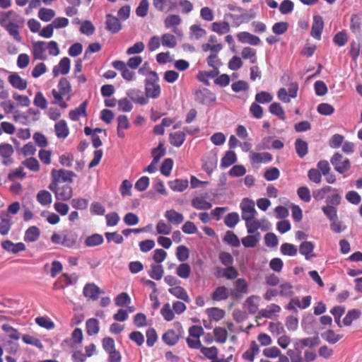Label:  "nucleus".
<instances>
[{"instance_id": "f257e3e1", "label": "nucleus", "mask_w": 362, "mask_h": 362, "mask_svg": "<svg viewBox=\"0 0 362 362\" xmlns=\"http://www.w3.org/2000/svg\"><path fill=\"white\" fill-rule=\"evenodd\" d=\"M158 80L156 72L151 71L149 76L145 80V95L148 99V98H157L160 96L161 90Z\"/></svg>"}, {"instance_id": "f03ea898", "label": "nucleus", "mask_w": 362, "mask_h": 362, "mask_svg": "<svg viewBox=\"0 0 362 362\" xmlns=\"http://www.w3.org/2000/svg\"><path fill=\"white\" fill-rule=\"evenodd\" d=\"M13 16L17 17L18 15L12 10L4 13L0 18V24L5 27L8 33L13 36L16 40L20 42L21 40V37L18 31V25L11 22Z\"/></svg>"}, {"instance_id": "7ed1b4c3", "label": "nucleus", "mask_w": 362, "mask_h": 362, "mask_svg": "<svg viewBox=\"0 0 362 362\" xmlns=\"http://www.w3.org/2000/svg\"><path fill=\"white\" fill-rule=\"evenodd\" d=\"M52 175V187H55V182L59 183L61 181L71 183L73 182V178L76 176V173L71 170L64 169L56 170L53 169L51 171Z\"/></svg>"}, {"instance_id": "20e7f679", "label": "nucleus", "mask_w": 362, "mask_h": 362, "mask_svg": "<svg viewBox=\"0 0 362 362\" xmlns=\"http://www.w3.org/2000/svg\"><path fill=\"white\" fill-rule=\"evenodd\" d=\"M52 182L49 185V189L54 192L57 199L60 201H68L73 195L72 187L69 185H64L61 187L59 183L55 182V187H52Z\"/></svg>"}, {"instance_id": "39448f33", "label": "nucleus", "mask_w": 362, "mask_h": 362, "mask_svg": "<svg viewBox=\"0 0 362 362\" xmlns=\"http://www.w3.org/2000/svg\"><path fill=\"white\" fill-rule=\"evenodd\" d=\"M241 217L244 221L253 219L257 214L255 208V202L248 199L244 198L240 204Z\"/></svg>"}, {"instance_id": "423d86ee", "label": "nucleus", "mask_w": 362, "mask_h": 362, "mask_svg": "<svg viewBox=\"0 0 362 362\" xmlns=\"http://www.w3.org/2000/svg\"><path fill=\"white\" fill-rule=\"evenodd\" d=\"M194 100L204 105H210L216 101V96L211 90L203 88L195 90Z\"/></svg>"}, {"instance_id": "0eeeda50", "label": "nucleus", "mask_w": 362, "mask_h": 362, "mask_svg": "<svg viewBox=\"0 0 362 362\" xmlns=\"http://www.w3.org/2000/svg\"><path fill=\"white\" fill-rule=\"evenodd\" d=\"M13 153L14 149L11 144L8 143L0 144V157L3 165L9 166L14 163Z\"/></svg>"}, {"instance_id": "6e6552de", "label": "nucleus", "mask_w": 362, "mask_h": 362, "mask_svg": "<svg viewBox=\"0 0 362 362\" xmlns=\"http://www.w3.org/2000/svg\"><path fill=\"white\" fill-rule=\"evenodd\" d=\"M341 159L342 155L339 153H335L332 157L330 163L337 173L344 174L351 168V163L348 158L343 161H341Z\"/></svg>"}, {"instance_id": "1a4fd4ad", "label": "nucleus", "mask_w": 362, "mask_h": 362, "mask_svg": "<svg viewBox=\"0 0 362 362\" xmlns=\"http://www.w3.org/2000/svg\"><path fill=\"white\" fill-rule=\"evenodd\" d=\"M182 332L183 330L182 327H180L177 331L172 329H168L163 334L162 339L166 344L169 346H174L177 344Z\"/></svg>"}, {"instance_id": "9d476101", "label": "nucleus", "mask_w": 362, "mask_h": 362, "mask_svg": "<svg viewBox=\"0 0 362 362\" xmlns=\"http://www.w3.org/2000/svg\"><path fill=\"white\" fill-rule=\"evenodd\" d=\"M311 303V296H307L303 298L300 301L298 298H292L288 304L286 305V308L288 310H293L295 313H297L296 307L300 309H305L308 308Z\"/></svg>"}, {"instance_id": "9b49d317", "label": "nucleus", "mask_w": 362, "mask_h": 362, "mask_svg": "<svg viewBox=\"0 0 362 362\" xmlns=\"http://www.w3.org/2000/svg\"><path fill=\"white\" fill-rule=\"evenodd\" d=\"M102 293L103 291L94 283L86 284L83 289V296L93 300H97Z\"/></svg>"}, {"instance_id": "f8f14e48", "label": "nucleus", "mask_w": 362, "mask_h": 362, "mask_svg": "<svg viewBox=\"0 0 362 362\" xmlns=\"http://www.w3.org/2000/svg\"><path fill=\"white\" fill-rule=\"evenodd\" d=\"M127 95L135 103L144 105L148 103V99L141 90L131 88L127 90Z\"/></svg>"}, {"instance_id": "ddd939ff", "label": "nucleus", "mask_w": 362, "mask_h": 362, "mask_svg": "<svg viewBox=\"0 0 362 362\" xmlns=\"http://www.w3.org/2000/svg\"><path fill=\"white\" fill-rule=\"evenodd\" d=\"M71 61L69 58L63 57L59 64L53 67L52 74L54 77H57L59 74L65 75L69 72Z\"/></svg>"}, {"instance_id": "4468645a", "label": "nucleus", "mask_w": 362, "mask_h": 362, "mask_svg": "<svg viewBox=\"0 0 362 362\" xmlns=\"http://www.w3.org/2000/svg\"><path fill=\"white\" fill-rule=\"evenodd\" d=\"M105 21V28L110 33L115 34L117 33L122 29V24L119 19L112 15L107 14Z\"/></svg>"}, {"instance_id": "2eb2a0df", "label": "nucleus", "mask_w": 362, "mask_h": 362, "mask_svg": "<svg viewBox=\"0 0 362 362\" xmlns=\"http://www.w3.org/2000/svg\"><path fill=\"white\" fill-rule=\"evenodd\" d=\"M324 28V21L320 16H315L312 24L310 35L316 40L321 39V35Z\"/></svg>"}, {"instance_id": "dca6fc26", "label": "nucleus", "mask_w": 362, "mask_h": 362, "mask_svg": "<svg viewBox=\"0 0 362 362\" xmlns=\"http://www.w3.org/2000/svg\"><path fill=\"white\" fill-rule=\"evenodd\" d=\"M57 87L58 90H57V93L59 94L60 96L65 97L67 100H69L71 98V92L72 89L70 82L67 80V78L65 77L61 78L58 83Z\"/></svg>"}, {"instance_id": "f3484780", "label": "nucleus", "mask_w": 362, "mask_h": 362, "mask_svg": "<svg viewBox=\"0 0 362 362\" xmlns=\"http://www.w3.org/2000/svg\"><path fill=\"white\" fill-rule=\"evenodd\" d=\"M47 49L46 42L44 41H37L33 43V54L35 59L45 60L47 55L45 50Z\"/></svg>"}, {"instance_id": "a211bd4d", "label": "nucleus", "mask_w": 362, "mask_h": 362, "mask_svg": "<svg viewBox=\"0 0 362 362\" xmlns=\"http://www.w3.org/2000/svg\"><path fill=\"white\" fill-rule=\"evenodd\" d=\"M281 310V307L275 303H272L267 306L266 308L262 309L258 312L257 318H267L271 319L276 314L280 313Z\"/></svg>"}, {"instance_id": "6ab92c4d", "label": "nucleus", "mask_w": 362, "mask_h": 362, "mask_svg": "<svg viewBox=\"0 0 362 362\" xmlns=\"http://www.w3.org/2000/svg\"><path fill=\"white\" fill-rule=\"evenodd\" d=\"M8 81L13 88L20 90H24L28 87V81L21 78L17 73L10 74Z\"/></svg>"}, {"instance_id": "aec40b11", "label": "nucleus", "mask_w": 362, "mask_h": 362, "mask_svg": "<svg viewBox=\"0 0 362 362\" xmlns=\"http://www.w3.org/2000/svg\"><path fill=\"white\" fill-rule=\"evenodd\" d=\"M112 66L121 72L122 76L127 81L132 80L134 77V72L130 71L127 64L120 60H116L112 62Z\"/></svg>"}, {"instance_id": "412c9836", "label": "nucleus", "mask_w": 362, "mask_h": 362, "mask_svg": "<svg viewBox=\"0 0 362 362\" xmlns=\"http://www.w3.org/2000/svg\"><path fill=\"white\" fill-rule=\"evenodd\" d=\"M78 235L72 230H65L62 233V245L64 247H72L76 243Z\"/></svg>"}, {"instance_id": "4be33fe9", "label": "nucleus", "mask_w": 362, "mask_h": 362, "mask_svg": "<svg viewBox=\"0 0 362 362\" xmlns=\"http://www.w3.org/2000/svg\"><path fill=\"white\" fill-rule=\"evenodd\" d=\"M0 233L7 235L11 228L13 222L9 214L6 211H2L0 214Z\"/></svg>"}, {"instance_id": "5701e85b", "label": "nucleus", "mask_w": 362, "mask_h": 362, "mask_svg": "<svg viewBox=\"0 0 362 362\" xmlns=\"http://www.w3.org/2000/svg\"><path fill=\"white\" fill-rule=\"evenodd\" d=\"M250 162L252 165L261 163H269L272 160V156L267 152L256 153L251 152L250 155Z\"/></svg>"}, {"instance_id": "b1692460", "label": "nucleus", "mask_w": 362, "mask_h": 362, "mask_svg": "<svg viewBox=\"0 0 362 362\" xmlns=\"http://www.w3.org/2000/svg\"><path fill=\"white\" fill-rule=\"evenodd\" d=\"M239 42L242 43H248L251 45H258L260 43L259 37L254 35L248 32H240L237 35Z\"/></svg>"}, {"instance_id": "393cba45", "label": "nucleus", "mask_w": 362, "mask_h": 362, "mask_svg": "<svg viewBox=\"0 0 362 362\" xmlns=\"http://www.w3.org/2000/svg\"><path fill=\"white\" fill-rule=\"evenodd\" d=\"M1 247L6 251L16 254L25 250V245L23 243H13L12 241L7 240L1 243Z\"/></svg>"}, {"instance_id": "a878e982", "label": "nucleus", "mask_w": 362, "mask_h": 362, "mask_svg": "<svg viewBox=\"0 0 362 362\" xmlns=\"http://www.w3.org/2000/svg\"><path fill=\"white\" fill-rule=\"evenodd\" d=\"M260 298L258 296L252 295L248 297L245 303V308L249 313L255 314L259 309Z\"/></svg>"}, {"instance_id": "bb28decb", "label": "nucleus", "mask_w": 362, "mask_h": 362, "mask_svg": "<svg viewBox=\"0 0 362 362\" xmlns=\"http://www.w3.org/2000/svg\"><path fill=\"white\" fill-rule=\"evenodd\" d=\"M314 247L315 245L312 242L305 241L300 245L299 252L308 260L315 257V255L313 253Z\"/></svg>"}, {"instance_id": "cd10ccee", "label": "nucleus", "mask_w": 362, "mask_h": 362, "mask_svg": "<svg viewBox=\"0 0 362 362\" xmlns=\"http://www.w3.org/2000/svg\"><path fill=\"white\" fill-rule=\"evenodd\" d=\"M88 105V101L85 100L83 101L78 107H76L74 110H72L69 112V118L72 121H77L78 120L79 117L81 116H86V107Z\"/></svg>"}, {"instance_id": "c85d7f7f", "label": "nucleus", "mask_w": 362, "mask_h": 362, "mask_svg": "<svg viewBox=\"0 0 362 362\" xmlns=\"http://www.w3.org/2000/svg\"><path fill=\"white\" fill-rule=\"evenodd\" d=\"M300 343L294 344L293 349H289L287 351V355L291 359V362H305L302 356V351Z\"/></svg>"}, {"instance_id": "c756f323", "label": "nucleus", "mask_w": 362, "mask_h": 362, "mask_svg": "<svg viewBox=\"0 0 362 362\" xmlns=\"http://www.w3.org/2000/svg\"><path fill=\"white\" fill-rule=\"evenodd\" d=\"M186 139L185 132L178 131L173 132L169 135V141L171 145L175 147L181 146Z\"/></svg>"}, {"instance_id": "7c9ffc66", "label": "nucleus", "mask_w": 362, "mask_h": 362, "mask_svg": "<svg viewBox=\"0 0 362 362\" xmlns=\"http://www.w3.org/2000/svg\"><path fill=\"white\" fill-rule=\"evenodd\" d=\"M164 216L173 224L179 225L184 221L183 215L174 209L166 211Z\"/></svg>"}, {"instance_id": "2f4dec72", "label": "nucleus", "mask_w": 362, "mask_h": 362, "mask_svg": "<svg viewBox=\"0 0 362 362\" xmlns=\"http://www.w3.org/2000/svg\"><path fill=\"white\" fill-rule=\"evenodd\" d=\"M170 188L175 192H183L189 186L187 179H175L168 182Z\"/></svg>"}, {"instance_id": "473e14b6", "label": "nucleus", "mask_w": 362, "mask_h": 362, "mask_svg": "<svg viewBox=\"0 0 362 362\" xmlns=\"http://www.w3.org/2000/svg\"><path fill=\"white\" fill-rule=\"evenodd\" d=\"M54 130L57 136L60 139H65L69 134L67 124L64 119L59 120L55 124Z\"/></svg>"}, {"instance_id": "72a5a7b5", "label": "nucleus", "mask_w": 362, "mask_h": 362, "mask_svg": "<svg viewBox=\"0 0 362 362\" xmlns=\"http://www.w3.org/2000/svg\"><path fill=\"white\" fill-rule=\"evenodd\" d=\"M261 238L259 232L256 234H249L242 238L241 242L245 247H255Z\"/></svg>"}, {"instance_id": "f704fd0d", "label": "nucleus", "mask_w": 362, "mask_h": 362, "mask_svg": "<svg viewBox=\"0 0 362 362\" xmlns=\"http://www.w3.org/2000/svg\"><path fill=\"white\" fill-rule=\"evenodd\" d=\"M86 333L89 336L97 334L100 331L99 321L95 318H90L86 322Z\"/></svg>"}, {"instance_id": "c9c22d12", "label": "nucleus", "mask_w": 362, "mask_h": 362, "mask_svg": "<svg viewBox=\"0 0 362 362\" xmlns=\"http://www.w3.org/2000/svg\"><path fill=\"white\" fill-rule=\"evenodd\" d=\"M259 346L255 341L250 343V347L243 354V358L250 362L254 361L255 355L259 352Z\"/></svg>"}, {"instance_id": "e433bc0d", "label": "nucleus", "mask_w": 362, "mask_h": 362, "mask_svg": "<svg viewBox=\"0 0 362 362\" xmlns=\"http://www.w3.org/2000/svg\"><path fill=\"white\" fill-rule=\"evenodd\" d=\"M170 293L176 298L181 299L185 302H189V297L185 289L180 286H175L168 289Z\"/></svg>"}, {"instance_id": "4c0bfd02", "label": "nucleus", "mask_w": 362, "mask_h": 362, "mask_svg": "<svg viewBox=\"0 0 362 362\" xmlns=\"http://www.w3.org/2000/svg\"><path fill=\"white\" fill-rule=\"evenodd\" d=\"M151 269L148 272V274L151 278L155 280H160L163 276L164 270L163 267L160 264H151Z\"/></svg>"}, {"instance_id": "58836bf2", "label": "nucleus", "mask_w": 362, "mask_h": 362, "mask_svg": "<svg viewBox=\"0 0 362 362\" xmlns=\"http://www.w3.org/2000/svg\"><path fill=\"white\" fill-rule=\"evenodd\" d=\"M228 291L224 286H218L211 294V298L215 301H221L228 299Z\"/></svg>"}, {"instance_id": "ea45409f", "label": "nucleus", "mask_w": 362, "mask_h": 362, "mask_svg": "<svg viewBox=\"0 0 362 362\" xmlns=\"http://www.w3.org/2000/svg\"><path fill=\"white\" fill-rule=\"evenodd\" d=\"M40 235V230L37 226H30L28 228L24 236V240L27 243L36 241Z\"/></svg>"}, {"instance_id": "a19ab883", "label": "nucleus", "mask_w": 362, "mask_h": 362, "mask_svg": "<svg viewBox=\"0 0 362 362\" xmlns=\"http://www.w3.org/2000/svg\"><path fill=\"white\" fill-rule=\"evenodd\" d=\"M181 21L182 20L179 15L171 14L165 18L164 25L166 28H173V31L175 32V27L179 25Z\"/></svg>"}, {"instance_id": "79ce46f5", "label": "nucleus", "mask_w": 362, "mask_h": 362, "mask_svg": "<svg viewBox=\"0 0 362 362\" xmlns=\"http://www.w3.org/2000/svg\"><path fill=\"white\" fill-rule=\"evenodd\" d=\"M237 161V156L234 151H228L221 158V166L222 168H228L234 164Z\"/></svg>"}, {"instance_id": "37998d69", "label": "nucleus", "mask_w": 362, "mask_h": 362, "mask_svg": "<svg viewBox=\"0 0 362 362\" xmlns=\"http://www.w3.org/2000/svg\"><path fill=\"white\" fill-rule=\"evenodd\" d=\"M230 29V25L226 21L214 22L211 25V30L219 35L228 33Z\"/></svg>"}, {"instance_id": "c03bdc74", "label": "nucleus", "mask_w": 362, "mask_h": 362, "mask_svg": "<svg viewBox=\"0 0 362 362\" xmlns=\"http://www.w3.org/2000/svg\"><path fill=\"white\" fill-rule=\"evenodd\" d=\"M192 206L198 210H208L212 207V204L206 201L203 197H197L192 200Z\"/></svg>"}, {"instance_id": "a18cd8bd", "label": "nucleus", "mask_w": 362, "mask_h": 362, "mask_svg": "<svg viewBox=\"0 0 362 362\" xmlns=\"http://www.w3.org/2000/svg\"><path fill=\"white\" fill-rule=\"evenodd\" d=\"M37 202L42 206L49 205L52 202V194L47 190H40L36 196Z\"/></svg>"}, {"instance_id": "49530a36", "label": "nucleus", "mask_w": 362, "mask_h": 362, "mask_svg": "<svg viewBox=\"0 0 362 362\" xmlns=\"http://www.w3.org/2000/svg\"><path fill=\"white\" fill-rule=\"evenodd\" d=\"M296 153L300 158H303L308 151V143L301 139H297L295 141Z\"/></svg>"}, {"instance_id": "de8ad7c7", "label": "nucleus", "mask_w": 362, "mask_h": 362, "mask_svg": "<svg viewBox=\"0 0 362 362\" xmlns=\"http://www.w3.org/2000/svg\"><path fill=\"white\" fill-rule=\"evenodd\" d=\"M256 54V50L250 47H244L241 52L242 57L244 59H249L252 64H256L257 62Z\"/></svg>"}, {"instance_id": "09e8293b", "label": "nucleus", "mask_w": 362, "mask_h": 362, "mask_svg": "<svg viewBox=\"0 0 362 362\" xmlns=\"http://www.w3.org/2000/svg\"><path fill=\"white\" fill-rule=\"evenodd\" d=\"M227 267L224 269H219L218 272L219 274L217 275V276H225L228 279H235L238 275V272L237 269L233 267L232 265L226 266Z\"/></svg>"}, {"instance_id": "8fccbe9b", "label": "nucleus", "mask_w": 362, "mask_h": 362, "mask_svg": "<svg viewBox=\"0 0 362 362\" xmlns=\"http://www.w3.org/2000/svg\"><path fill=\"white\" fill-rule=\"evenodd\" d=\"M269 112L274 115L277 116L280 119L285 120L286 115L285 112L279 103H273L270 105L269 107Z\"/></svg>"}, {"instance_id": "3c124183", "label": "nucleus", "mask_w": 362, "mask_h": 362, "mask_svg": "<svg viewBox=\"0 0 362 362\" xmlns=\"http://www.w3.org/2000/svg\"><path fill=\"white\" fill-rule=\"evenodd\" d=\"M104 239L101 235L95 233L86 238L85 244L88 247H95L101 245Z\"/></svg>"}, {"instance_id": "603ef678", "label": "nucleus", "mask_w": 362, "mask_h": 362, "mask_svg": "<svg viewBox=\"0 0 362 362\" xmlns=\"http://www.w3.org/2000/svg\"><path fill=\"white\" fill-rule=\"evenodd\" d=\"M361 18L357 14H353L350 20V29L355 35L361 33Z\"/></svg>"}, {"instance_id": "864d4df0", "label": "nucleus", "mask_w": 362, "mask_h": 362, "mask_svg": "<svg viewBox=\"0 0 362 362\" xmlns=\"http://www.w3.org/2000/svg\"><path fill=\"white\" fill-rule=\"evenodd\" d=\"M176 274L182 279H188L191 274V267L187 263L182 262L177 269Z\"/></svg>"}, {"instance_id": "5fc2aeb1", "label": "nucleus", "mask_w": 362, "mask_h": 362, "mask_svg": "<svg viewBox=\"0 0 362 362\" xmlns=\"http://www.w3.org/2000/svg\"><path fill=\"white\" fill-rule=\"evenodd\" d=\"M361 314V311L356 309H353L348 311L345 317L343 319V324L345 326L351 325L354 320L360 317Z\"/></svg>"}, {"instance_id": "6e6d98bb", "label": "nucleus", "mask_w": 362, "mask_h": 362, "mask_svg": "<svg viewBox=\"0 0 362 362\" xmlns=\"http://www.w3.org/2000/svg\"><path fill=\"white\" fill-rule=\"evenodd\" d=\"M163 46L168 48H174L177 45L175 37L170 33H165L161 37Z\"/></svg>"}, {"instance_id": "4d7b16f0", "label": "nucleus", "mask_w": 362, "mask_h": 362, "mask_svg": "<svg viewBox=\"0 0 362 362\" xmlns=\"http://www.w3.org/2000/svg\"><path fill=\"white\" fill-rule=\"evenodd\" d=\"M214 334L215 340L218 343L223 344L227 340L228 332L225 328L220 327L214 328Z\"/></svg>"}, {"instance_id": "13d9d810", "label": "nucleus", "mask_w": 362, "mask_h": 362, "mask_svg": "<svg viewBox=\"0 0 362 362\" xmlns=\"http://www.w3.org/2000/svg\"><path fill=\"white\" fill-rule=\"evenodd\" d=\"M55 16V12L51 8H41L38 12L39 18L45 22L51 21Z\"/></svg>"}, {"instance_id": "bf43d9fd", "label": "nucleus", "mask_w": 362, "mask_h": 362, "mask_svg": "<svg viewBox=\"0 0 362 362\" xmlns=\"http://www.w3.org/2000/svg\"><path fill=\"white\" fill-rule=\"evenodd\" d=\"M223 240L233 247H239L240 245L238 237L231 230L226 233Z\"/></svg>"}, {"instance_id": "052dcab7", "label": "nucleus", "mask_w": 362, "mask_h": 362, "mask_svg": "<svg viewBox=\"0 0 362 362\" xmlns=\"http://www.w3.org/2000/svg\"><path fill=\"white\" fill-rule=\"evenodd\" d=\"M206 313H207L209 317H210V319L212 320H215V321H219L225 315L224 310H223L218 308H208L206 310Z\"/></svg>"}, {"instance_id": "680f3d73", "label": "nucleus", "mask_w": 362, "mask_h": 362, "mask_svg": "<svg viewBox=\"0 0 362 362\" xmlns=\"http://www.w3.org/2000/svg\"><path fill=\"white\" fill-rule=\"evenodd\" d=\"M176 257L181 262H185L189 257V250L185 245H180L176 249Z\"/></svg>"}, {"instance_id": "e2e57ef3", "label": "nucleus", "mask_w": 362, "mask_h": 362, "mask_svg": "<svg viewBox=\"0 0 362 362\" xmlns=\"http://www.w3.org/2000/svg\"><path fill=\"white\" fill-rule=\"evenodd\" d=\"M22 165L33 172H37L40 170V163L34 157L26 158L22 162Z\"/></svg>"}, {"instance_id": "0e129e2a", "label": "nucleus", "mask_w": 362, "mask_h": 362, "mask_svg": "<svg viewBox=\"0 0 362 362\" xmlns=\"http://www.w3.org/2000/svg\"><path fill=\"white\" fill-rule=\"evenodd\" d=\"M146 344L148 346H153L158 340V334L156 330L153 327H149L146 331Z\"/></svg>"}, {"instance_id": "69168bd1", "label": "nucleus", "mask_w": 362, "mask_h": 362, "mask_svg": "<svg viewBox=\"0 0 362 362\" xmlns=\"http://www.w3.org/2000/svg\"><path fill=\"white\" fill-rule=\"evenodd\" d=\"M201 353L211 361L218 356V350L216 346L205 347L202 346L200 349Z\"/></svg>"}, {"instance_id": "338daca9", "label": "nucleus", "mask_w": 362, "mask_h": 362, "mask_svg": "<svg viewBox=\"0 0 362 362\" xmlns=\"http://www.w3.org/2000/svg\"><path fill=\"white\" fill-rule=\"evenodd\" d=\"M281 252L284 255L295 256L298 252V250L295 245L291 243H283L280 247Z\"/></svg>"}, {"instance_id": "774afa93", "label": "nucleus", "mask_w": 362, "mask_h": 362, "mask_svg": "<svg viewBox=\"0 0 362 362\" xmlns=\"http://www.w3.org/2000/svg\"><path fill=\"white\" fill-rule=\"evenodd\" d=\"M33 103L36 107L42 110L46 109L48 105L47 99L41 92H37L35 93Z\"/></svg>"}]
</instances>
